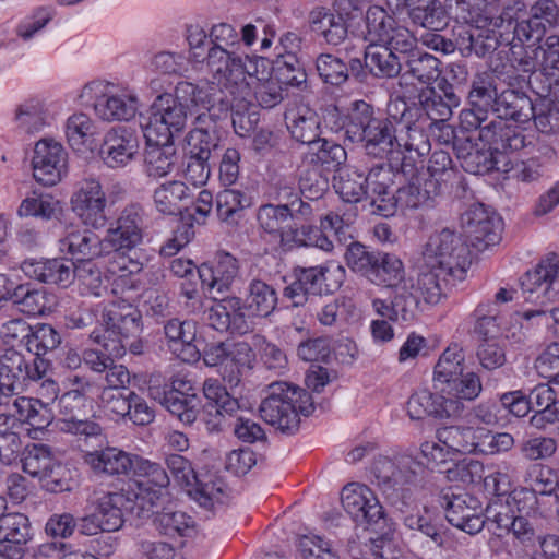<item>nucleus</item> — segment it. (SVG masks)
Returning <instances> with one entry per match:
<instances>
[{"mask_svg": "<svg viewBox=\"0 0 559 559\" xmlns=\"http://www.w3.org/2000/svg\"><path fill=\"white\" fill-rule=\"evenodd\" d=\"M228 487L225 481L215 474L198 476L195 485L188 489V495L206 510H213L215 504L225 502Z\"/></svg>", "mask_w": 559, "mask_h": 559, "instance_id": "09e8293b", "label": "nucleus"}, {"mask_svg": "<svg viewBox=\"0 0 559 559\" xmlns=\"http://www.w3.org/2000/svg\"><path fill=\"white\" fill-rule=\"evenodd\" d=\"M204 314L207 324L218 332L245 335L252 330V323L243 312L242 299L237 296L223 298Z\"/></svg>", "mask_w": 559, "mask_h": 559, "instance_id": "2f4dec72", "label": "nucleus"}, {"mask_svg": "<svg viewBox=\"0 0 559 559\" xmlns=\"http://www.w3.org/2000/svg\"><path fill=\"white\" fill-rule=\"evenodd\" d=\"M464 359L463 349L459 344L448 346L435 366V388L438 389L442 383L449 382L451 378L461 374Z\"/></svg>", "mask_w": 559, "mask_h": 559, "instance_id": "774afa93", "label": "nucleus"}, {"mask_svg": "<svg viewBox=\"0 0 559 559\" xmlns=\"http://www.w3.org/2000/svg\"><path fill=\"white\" fill-rule=\"evenodd\" d=\"M255 218L259 228L270 236L280 238L283 246L299 240V229L292 225L295 212L284 204H262L257 210Z\"/></svg>", "mask_w": 559, "mask_h": 559, "instance_id": "72a5a7b5", "label": "nucleus"}, {"mask_svg": "<svg viewBox=\"0 0 559 559\" xmlns=\"http://www.w3.org/2000/svg\"><path fill=\"white\" fill-rule=\"evenodd\" d=\"M203 394L206 403L202 407V420L209 432H219L224 429L226 416L236 414L241 408L240 403L216 379L204 381Z\"/></svg>", "mask_w": 559, "mask_h": 559, "instance_id": "412c9836", "label": "nucleus"}, {"mask_svg": "<svg viewBox=\"0 0 559 559\" xmlns=\"http://www.w3.org/2000/svg\"><path fill=\"white\" fill-rule=\"evenodd\" d=\"M455 153L466 173L486 175L493 170L508 171L507 168L500 167V164L506 159V155H498L486 145L479 147L468 138L455 144Z\"/></svg>", "mask_w": 559, "mask_h": 559, "instance_id": "e433bc0d", "label": "nucleus"}, {"mask_svg": "<svg viewBox=\"0 0 559 559\" xmlns=\"http://www.w3.org/2000/svg\"><path fill=\"white\" fill-rule=\"evenodd\" d=\"M502 81L507 88L502 90L498 97L495 108L497 118L510 120L520 126L530 123L534 117L535 100L522 88L524 85H530L536 91L533 81L526 80V76H510L509 80Z\"/></svg>", "mask_w": 559, "mask_h": 559, "instance_id": "a211bd4d", "label": "nucleus"}, {"mask_svg": "<svg viewBox=\"0 0 559 559\" xmlns=\"http://www.w3.org/2000/svg\"><path fill=\"white\" fill-rule=\"evenodd\" d=\"M371 473L391 506L403 511V507L406 506V486L416 487L424 478L426 468L413 455L402 453L392 457H378L373 462Z\"/></svg>", "mask_w": 559, "mask_h": 559, "instance_id": "423d86ee", "label": "nucleus"}, {"mask_svg": "<svg viewBox=\"0 0 559 559\" xmlns=\"http://www.w3.org/2000/svg\"><path fill=\"white\" fill-rule=\"evenodd\" d=\"M73 266L72 261L64 259L26 260L21 270L32 280L67 287L73 281Z\"/></svg>", "mask_w": 559, "mask_h": 559, "instance_id": "ea45409f", "label": "nucleus"}, {"mask_svg": "<svg viewBox=\"0 0 559 559\" xmlns=\"http://www.w3.org/2000/svg\"><path fill=\"white\" fill-rule=\"evenodd\" d=\"M249 98L241 99L225 95L222 99L230 108L234 130L241 138L250 135L260 120L258 108L254 104H251Z\"/></svg>", "mask_w": 559, "mask_h": 559, "instance_id": "5fc2aeb1", "label": "nucleus"}, {"mask_svg": "<svg viewBox=\"0 0 559 559\" xmlns=\"http://www.w3.org/2000/svg\"><path fill=\"white\" fill-rule=\"evenodd\" d=\"M62 214L61 202L50 193L33 191L20 204V217H35L41 221H51Z\"/></svg>", "mask_w": 559, "mask_h": 559, "instance_id": "864d4df0", "label": "nucleus"}, {"mask_svg": "<svg viewBox=\"0 0 559 559\" xmlns=\"http://www.w3.org/2000/svg\"><path fill=\"white\" fill-rule=\"evenodd\" d=\"M406 56L403 64V69H405L403 76L409 75L425 85H430L439 79L441 61L435 56L420 50L415 36L414 45L411 51L406 52Z\"/></svg>", "mask_w": 559, "mask_h": 559, "instance_id": "a18cd8bd", "label": "nucleus"}, {"mask_svg": "<svg viewBox=\"0 0 559 559\" xmlns=\"http://www.w3.org/2000/svg\"><path fill=\"white\" fill-rule=\"evenodd\" d=\"M164 334L169 348L182 361L195 362L200 359L201 353L194 344L197 337V323L194 321L169 319L164 324Z\"/></svg>", "mask_w": 559, "mask_h": 559, "instance_id": "58836bf2", "label": "nucleus"}, {"mask_svg": "<svg viewBox=\"0 0 559 559\" xmlns=\"http://www.w3.org/2000/svg\"><path fill=\"white\" fill-rule=\"evenodd\" d=\"M153 200L158 212L177 215L187 209L191 201L190 189L182 181H168L155 189Z\"/></svg>", "mask_w": 559, "mask_h": 559, "instance_id": "de8ad7c7", "label": "nucleus"}, {"mask_svg": "<svg viewBox=\"0 0 559 559\" xmlns=\"http://www.w3.org/2000/svg\"><path fill=\"white\" fill-rule=\"evenodd\" d=\"M198 277L210 293L224 294L230 290L239 274L238 260L228 252H217L215 263H202L197 267Z\"/></svg>", "mask_w": 559, "mask_h": 559, "instance_id": "f704fd0d", "label": "nucleus"}, {"mask_svg": "<svg viewBox=\"0 0 559 559\" xmlns=\"http://www.w3.org/2000/svg\"><path fill=\"white\" fill-rule=\"evenodd\" d=\"M546 48V38L543 46L532 47L510 41L507 49L499 50L491 58L489 67L491 72L500 80H509L510 76H525L526 80H538L545 84V73L543 72L544 52Z\"/></svg>", "mask_w": 559, "mask_h": 559, "instance_id": "1a4fd4ad", "label": "nucleus"}, {"mask_svg": "<svg viewBox=\"0 0 559 559\" xmlns=\"http://www.w3.org/2000/svg\"><path fill=\"white\" fill-rule=\"evenodd\" d=\"M461 225L473 246L487 248L500 240L502 221L483 203H474L461 215Z\"/></svg>", "mask_w": 559, "mask_h": 559, "instance_id": "5701e85b", "label": "nucleus"}, {"mask_svg": "<svg viewBox=\"0 0 559 559\" xmlns=\"http://www.w3.org/2000/svg\"><path fill=\"white\" fill-rule=\"evenodd\" d=\"M102 324L104 334H96L94 340L112 356L122 357L127 350L142 353V314L134 305L124 299L110 301L102 311Z\"/></svg>", "mask_w": 559, "mask_h": 559, "instance_id": "7ed1b4c3", "label": "nucleus"}, {"mask_svg": "<svg viewBox=\"0 0 559 559\" xmlns=\"http://www.w3.org/2000/svg\"><path fill=\"white\" fill-rule=\"evenodd\" d=\"M461 103L460 96L456 94L454 86L441 80L438 88H425L418 94V104L407 106L405 108H415L420 118H426L428 122L448 121L452 116L453 108L459 107Z\"/></svg>", "mask_w": 559, "mask_h": 559, "instance_id": "bb28decb", "label": "nucleus"}, {"mask_svg": "<svg viewBox=\"0 0 559 559\" xmlns=\"http://www.w3.org/2000/svg\"><path fill=\"white\" fill-rule=\"evenodd\" d=\"M342 506L358 524H378L384 518L383 507L366 485L349 484L343 488Z\"/></svg>", "mask_w": 559, "mask_h": 559, "instance_id": "c756f323", "label": "nucleus"}, {"mask_svg": "<svg viewBox=\"0 0 559 559\" xmlns=\"http://www.w3.org/2000/svg\"><path fill=\"white\" fill-rule=\"evenodd\" d=\"M420 259L426 261V265L450 274L453 281H462L471 265V251L462 234L443 228L430 235Z\"/></svg>", "mask_w": 559, "mask_h": 559, "instance_id": "6e6552de", "label": "nucleus"}, {"mask_svg": "<svg viewBox=\"0 0 559 559\" xmlns=\"http://www.w3.org/2000/svg\"><path fill=\"white\" fill-rule=\"evenodd\" d=\"M134 474L139 477L135 480V487L128 492L133 499H136L140 507L147 516L155 514L154 508L159 504L166 495V489L170 483L169 475L158 463L151 462L140 456H135L133 466Z\"/></svg>", "mask_w": 559, "mask_h": 559, "instance_id": "dca6fc26", "label": "nucleus"}, {"mask_svg": "<svg viewBox=\"0 0 559 559\" xmlns=\"http://www.w3.org/2000/svg\"><path fill=\"white\" fill-rule=\"evenodd\" d=\"M535 92L539 96L535 100L532 119L536 129L546 134L559 132V100L550 98V93L542 94V88Z\"/></svg>", "mask_w": 559, "mask_h": 559, "instance_id": "052dcab7", "label": "nucleus"}, {"mask_svg": "<svg viewBox=\"0 0 559 559\" xmlns=\"http://www.w3.org/2000/svg\"><path fill=\"white\" fill-rule=\"evenodd\" d=\"M250 204V198L240 190L225 189L216 195L217 215L224 222H237L242 211Z\"/></svg>", "mask_w": 559, "mask_h": 559, "instance_id": "338daca9", "label": "nucleus"}, {"mask_svg": "<svg viewBox=\"0 0 559 559\" xmlns=\"http://www.w3.org/2000/svg\"><path fill=\"white\" fill-rule=\"evenodd\" d=\"M12 301L19 310L27 316H41L50 309L45 289L19 285L12 292Z\"/></svg>", "mask_w": 559, "mask_h": 559, "instance_id": "e2e57ef3", "label": "nucleus"}, {"mask_svg": "<svg viewBox=\"0 0 559 559\" xmlns=\"http://www.w3.org/2000/svg\"><path fill=\"white\" fill-rule=\"evenodd\" d=\"M418 267L419 273L415 290L420 292L427 304H438L452 276L441 273V270L437 266L426 265V261L421 259H419Z\"/></svg>", "mask_w": 559, "mask_h": 559, "instance_id": "6e6d98bb", "label": "nucleus"}, {"mask_svg": "<svg viewBox=\"0 0 559 559\" xmlns=\"http://www.w3.org/2000/svg\"><path fill=\"white\" fill-rule=\"evenodd\" d=\"M347 266L371 284L392 289L409 280L403 262L394 254L370 250L360 242L353 241L345 252Z\"/></svg>", "mask_w": 559, "mask_h": 559, "instance_id": "0eeeda50", "label": "nucleus"}, {"mask_svg": "<svg viewBox=\"0 0 559 559\" xmlns=\"http://www.w3.org/2000/svg\"><path fill=\"white\" fill-rule=\"evenodd\" d=\"M414 45V35L395 37L389 43H370L365 49V67L377 79H394L402 73L406 52Z\"/></svg>", "mask_w": 559, "mask_h": 559, "instance_id": "2eb2a0df", "label": "nucleus"}, {"mask_svg": "<svg viewBox=\"0 0 559 559\" xmlns=\"http://www.w3.org/2000/svg\"><path fill=\"white\" fill-rule=\"evenodd\" d=\"M97 116L106 121H129L135 117L138 99L128 92H107L98 96L94 104Z\"/></svg>", "mask_w": 559, "mask_h": 559, "instance_id": "c03bdc74", "label": "nucleus"}, {"mask_svg": "<svg viewBox=\"0 0 559 559\" xmlns=\"http://www.w3.org/2000/svg\"><path fill=\"white\" fill-rule=\"evenodd\" d=\"M22 330L27 332L22 342L27 350L34 354V358H43L41 356L53 350L61 343L59 333L49 324H39L35 330L22 324Z\"/></svg>", "mask_w": 559, "mask_h": 559, "instance_id": "bf43d9fd", "label": "nucleus"}, {"mask_svg": "<svg viewBox=\"0 0 559 559\" xmlns=\"http://www.w3.org/2000/svg\"><path fill=\"white\" fill-rule=\"evenodd\" d=\"M269 391L259 408L261 417L282 432L295 433L299 429V415L309 416L314 409L311 395L286 382H274Z\"/></svg>", "mask_w": 559, "mask_h": 559, "instance_id": "39448f33", "label": "nucleus"}, {"mask_svg": "<svg viewBox=\"0 0 559 559\" xmlns=\"http://www.w3.org/2000/svg\"><path fill=\"white\" fill-rule=\"evenodd\" d=\"M438 390L445 395V399H454L464 404V401L471 402L480 395L483 383L477 372L463 373L461 371V374L451 378L449 382L442 383Z\"/></svg>", "mask_w": 559, "mask_h": 559, "instance_id": "4d7b16f0", "label": "nucleus"}, {"mask_svg": "<svg viewBox=\"0 0 559 559\" xmlns=\"http://www.w3.org/2000/svg\"><path fill=\"white\" fill-rule=\"evenodd\" d=\"M278 293L265 281L253 277L245 288L243 312L254 318H269L277 308Z\"/></svg>", "mask_w": 559, "mask_h": 559, "instance_id": "a19ab883", "label": "nucleus"}, {"mask_svg": "<svg viewBox=\"0 0 559 559\" xmlns=\"http://www.w3.org/2000/svg\"><path fill=\"white\" fill-rule=\"evenodd\" d=\"M393 173L390 167L379 165L372 167L366 175V199L370 200V204L376 207L379 215L382 216L381 200L394 198L395 192L392 191Z\"/></svg>", "mask_w": 559, "mask_h": 559, "instance_id": "603ef678", "label": "nucleus"}, {"mask_svg": "<svg viewBox=\"0 0 559 559\" xmlns=\"http://www.w3.org/2000/svg\"><path fill=\"white\" fill-rule=\"evenodd\" d=\"M358 9L349 0H336L333 9L317 8L309 14L312 32L328 45L337 46L348 36L350 22L358 16Z\"/></svg>", "mask_w": 559, "mask_h": 559, "instance_id": "f3484780", "label": "nucleus"}, {"mask_svg": "<svg viewBox=\"0 0 559 559\" xmlns=\"http://www.w3.org/2000/svg\"><path fill=\"white\" fill-rule=\"evenodd\" d=\"M406 409L413 420L426 417L460 418L464 416L465 404L454 399H445L441 392L433 394L427 390H420L409 396Z\"/></svg>", "mask_w": 559, "mask_h": 559, "instance_id": "cd10ccee", "label": "nucleus"}, {"mask_svg": "<svg viewBox=\"0 0 559 559\" xmlns=\"http://www.w3.org/2000/svg\"><path fill=\"white\" fill-rule=\"evenodd\" d=\"M218 146L219 136L214 128L195 127L188 133L187 154L199 157L200 160H210Z\"/></svg>", "mask_w": 559, "mask_h": 559, "instance_id": "69168bd1", "label": "nucleus"}, {"mask_svg": "<svg viewBox=\"0 0 559 559\" xmlns=\"http://www.w3.org/2000/svg\"><path fill=\"white\" fill-rule=\"evenodd\" d=\"M365 21L366 37L370 43H389L395 40V37L413 35L408 28L399 25L395 19L379 5L368 8Z\"/></svg>", "mask_w": 559, "mask_h": 559, "instance_id": "79ce46f5", "label": "nucleus"}, {"mask_svg": "<svg viewBox=\"0 0 559 559\" xmlns=\"http://www.w3.org/2000/svg\"><path fill=\"white\" fill-rule=\"evenodd\" d=\"M348 119L347 140L361 143L368 155L384 158L394 152L393 124L371 104L354 100L348 106Z\"/></svg>", "mask_w": 559, "mask_h": 559, "instance_id": "20e7f679", "label": "nucleus"}, {"mask_svg": "<svg viewBox=\"0 0 559 559\" xmlns=\"http://www.w3.org/2000/svg\"><path fill=\"white\" fill-rule=\"evenodd\" d=\"M479 140L498 155L516 152L526 146V136L506 120L497 118L480 128Z\"/></svg>", "mask_w": 559, "mask_h": 559, "instance_id": "4c0bfd02", "label": "nucleus"}, {"mask_svg": "<svg viewBox=\"0 0 559 559\" xmlns=\"http://www.w3.org/2000/svg\"><path fill=\"white\" fill-rule=\"evenodd\" d=\"M144 209L139 203L127 205L117 217L115 224L100 238L90 229L68 227L66 235L59 240V249L78 261L95 260L116 253L123 261L122 270L138 273L142 263L136 257V247L142 242L144 230Z\"/></svg>", "mask_w": 559, "mask_h": 559, "instance_id": "f257e3e1", "label": "nucleus"}, {"mask_svg": "<svg viewBox=\"0 0 559 559\" xmlns=\"http://www.w3.org/2000/svg\"><path fill=\"white\" fill-rule=\"evenodd\" d=\"M47 369L48 361L44 358L28 360L14 348L5 349L0 356V406L7 405L31 382L41 380Z\"/></svg>", "mask_w": 559, "mask_h": 559, "instance_id": "9b49d317", "label": "nucleus"}, {"mask_svg": "<svg viewBox=\"0 0 559 559\" xmlns=\"http://www.w3.org/2000/svg\"><path fill=\"white\" fill-rule=\"evenodd\" d=\"M144 509L128 491H119L98 498L94 511L106 532H116L123 525L126 514L138 519L148 518Z\"/></svg>", "mask_w": 559, "mask_h": 559, "instance_id": "c85d7f7f", "label": "nucleus"}, {"mask_svg": "<svg viewBox=\"0 0 559 559\" xmlns=\"http://www.w3.org/2000/svg\"><path fill=\"white\" fill-rule=\"evenodd\" d=\"M392 298L390 301L373 299L372 308L383 318L391 321H411L416 316L418 297L414 293L415 285L412 278L390 289Z\"/></svg>", "mask_w": 559, "mask_h": 559, "instance_id": "c9c22d12", "label": "nucleus"}, {"mask_svg": "<svg viewBox=\"0 0 559 559\" xmlns=\"http://www.w3.org/2000/svg\"><path fill=\"white\" fill-rule=\"evenodd\" d=\"M334 188L345 202H360L367 195L366 175L355 167H347L340 171Z\"/></svg>", "mask_w": 559, "mask_h": 559, "instance_id": "680f3d73", "label": "nucleus"}, {"mask_svg": "<svg viewBox=\"0 0 559 559\" xmlns=\"http://www.w3.org/2000/svg\"><path fill=\"white\" fill-rule=\"evenodd\" d=\"M140 148L139 138L126 127L111 128L99 148L102 160L110 168H121L135 159Z\"/></svg>", "mask_w": 559, "mask_h": 559, "instance_id": "7c9ffc66", "label": "nucleus"}, {"mask_svg": "<svg viewBox=\"0 0 559 559\" xmlns=\"http://www.w3.org/2000/svg\"><path fill=\"white\" fill-rule=\"evenodd\" d=\"M189 382L175 379L164 386L150 388L152 397L176 416L185 425L195 421L200 401L195 394H190Z\"/></svg>", "mask_w": 559, "mask_h": 559, "instance_id": "b1692460", "label": "nucleus"}, {"mask_svg": "<svg viewBox=\"0 0 559 559\" xmlns=\"http://www.w3.org/2000/svg\"><path fill=\"white\" fill-rule=\"evenodd\" d=\"M153 525L160 535L170 539L191 537L195 534L194 520L182 511L157 512Z\"/></svg>", "mask_w": 559, "mask_h": 559, "instance_id": "3c124183", "label": "nucleus"}, {"mask_svg": "<svg viewBox=\"0 0 559 559\" xmlns=\"http://www.w3.org/2000/svg\"><path fill=\"white\" fill-rule=\"evenodd\" d=\"M456 19L464 24H475L478 27L493 25L501 28L507 22L512 25V9L508 0H454Z\"/></svg>", "mask_w": 559, "mask_h": 559, "instance_id": "393cba45", "label": "nucleus"}, {"mask_svg": "<svg viewBox=\"0 0 559 559\" xmlns=\"http://www.w3.org/2000/svg\"><path fill=\"white\" fill-rule=\"evenodd\" d=\"M15 122L19 129L32 134L49 124V115L41 102L29 99L17 106Z\"/></svg>", "mask_w": 559, "mask_h": 559, "instance_id": "0e129e2a", "label": "nucleus"}, {"mask_svg": "<svg viewBox=\"0 0 559 559\" xmlns=\"http://www.w3.org/2000/svg\"><path fill=\"white\" fill-rule=\"evenodd\" d=\"M32 165L36 181L53 186L67 173V152L59 142L44 138L35 144Z\"/></svg>", "mask_w": 559, "mask_h": 559, "instance_id": "a878e982", "label": "nucleus"}, {"mask_svg": "<svg viewBox=\"0 0 559 559\" xmlns=\"http://www.w3.org/2000/svg\"><path fill=\"white\" fill-rule=\"evenodd\" d=\"M308 158L314 167L331 171L345 163L347 153L341 144L319 138L309 145Z\"/></svg>", "mask_w": 559, "mask_h": 559, "instance_id": "13d9d810", "label": "nucleus"}, {"mask_svg": "<svg viewBox=\"0 0 559 559\" xmlns=\"http://www.w3.org/2000/svg\"><path fill=\"white\" fill-rule=\"evenodd\" d=\"M99 397L104 409L116 416L117 420H129L138 426H145L154 420V409L134 391H102Z\"/></svg>", "mask_w": 559, "mask_h": 559, "instance_id": "4be33fe9", "label": "nucleus"}, {"mask_svg": "<svg viewBox=\"0 0 559 559\" xmlns=\"http://www.w3.org/2000/svg\"><path fill=\"white\" fill-rule=\"evenodd\" d=\"M285 121L296 141L309 146L319 139L320 118L313 109L307 106L292 107L285 114Z\"/></svg>", "mask_w": 559, "mask_h": 559, "instance_id": "49530a36", "label": "nucleus"}, {"mask_svg": "<svg viewBox=\"0 0 559 559\" xmlns=\"http://www.w3.org/2000/svg\"><path fill=\"white\" fill-rule=\"evenodd\" d=\"M432 122L420 118L415 108H405L399 121L397 135L394 134V148L403 147L406 152H415L419 157L431 150L427 130Z\"/></svg>", "mask_w": 559, "mask_h": 559, "instance_id": "473e14b6", "label": "nucleus"}, {"mask_svg": "<svg viewBox=\"0 0 559 559\" xmlns=\"http://www.w3.org/2000/svg\"><path fill=\"white\" fill-rule=\"evenodd\" d=\"M331 272L330 267L323 265L295 267L293 271L294 281L283 289V297L290 300L293 307L305 306L310 297L322 294L326 273ZM333 273L338 275V281L335 285V287H338L343 281L345 270L343 266L337 265Z\"/></svg>", "mask_w": 559, "mask_h": 559, "instance_id": "aec40b11", "label": "nucleus"}, {"mask_svg": "<svg viewBox=\"0 0 559 559\" xmlns=\"http://www.w3.org/2000/svg\"><path fill=\"white\" fill-rule=\"evenodd\" d=\"M135 456L117 448H106L100 451L87 452L84 462L96 474L127 475L133 469Z\"/></svg>", "mask_w": 559, "mask_h": 559, "instance_id": "37998d69", "label": "nucleus"}, {"mask_svg": "<svg viewBox=\"0 0 559 559\" xmlns=\"http://www.w3.org/2000/svg\"><path fill=\"white\" fill-rule=\"evenodd\" d=\"M189 111L170 94H164L151 106L146 116H141V128L148 142H169L183 130Z\"/></svg>", "mask_w": 559, "mask_h": 559, "instance_id": "f8f14e48", "label": "nucleus"}, {"mask_svg": "<svg viewBox=\"0 0 559 559\" xmlns=\"http://www.w3.org/2000/svg\"><path fill=\"white\" fill-rule=\"evenodd\" d=\"M144 154V167L147 176L162 178L174 168L177 157L176 150L169 142H148Z\"/></svg>", "mask_w": 559, "mask_h": 559, "instance_id": "8fccbe9b", "label": "nucleus"}, {"mask_svg": "<svg viewBox=\"0 0 559 559\" xmlns=\"http://www.w3.org/2000/svg\"><path fill=\"white\" fill-rule=\"evenodd\" d=\"M70 202L72 211L85 226L94 229L106 226L108 221L106 215L107 198L99 180L83 179Z\"/></svg>", "mask_w": 559, "mask_h": 559, "instance_id": "6ab92c4d", "label": "nucleus"}, {"mask_svg": "<svg viewBox=\"0 0 559 559\" xmlns=\"http://www.w3.org/2000/svg\"><path fill=\"white\" fill-rule=\"evenodd\" d=\"M401 171L408 182L395 191L394 198L381 200L382 216L388 217L401 209H419L430 206L437 195L440 194L439 179L429 178L424 171H418L414 165L404 157Z\"/></svg>", "mask_w": 559, "mask_h": 559, "instance_id": "9d476101", "label": "nucleus"}, {"mask_svg": "<svg viewBox=\"0 0 559 559\" xmlns=\"http://www.w3.org/2000/svg\"><path fill=\"white\" fill-rule=\"evenodd\" d=\"M265 59L250 57L240 49H224L210 47L206 55V66L222 93L237 98L252 96L253 78H258L259 66Z\"/></svg>", "mask_w": 559, "mask_h": 559, "instance_id": "f03ea898", "label": "nucleus"}, {"mask_svg": "<svg viewBox=\"0 0 559 559\" xmlns=\"http://www.w3.org/2000/svg\"><path fill=\"white\" fill-rule=\"evenodd\" d=\"M525 300L546 305L559 301V254L549 252L520 281Z\"/></svg>", "mask_w": 559, "mask_h": 559, "instance_id": "4468645a", "label": "nucleus"}, {"mask_svg": "<svg viewBox=\"0 0 559 559\" xmlns=\"http://www.w3.org/2000/svg\"><path fill=\"white\" fill-rule=\"evenodd\" d=\"M438 501L452 526L469 535H475L484 528L485 510L477 497L449 487L441 490Z\"/></svg>", "mask_w": 559, "mask_h": 559, "instance_id": "ddd939ff", "label": "nucleus"}]
</instances>
